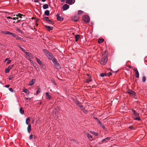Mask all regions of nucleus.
Returning <instances> with one entry per match:
<instances>
[{
	"mask_svg": "<svg viewBox=\"0 0 147 147\" xmlns=\"http://www.w3.org/2000/svg\"><path fill=\"white\" fill-rule=\"evenodd\" d=\"M44 20L46 21L47 22H51L52 24L54 22L53 21H51L49 19L48 17H46L44 18Z\"/></svg>",
	"mask_w": 147,
	"mask_h": 147,
	"instance_id": "14",
	"label": "nucleus"
},
{
	"mask_svg": "<svg viewBox=\"0 0 147 147\" xmlns=\"http://www.w3.org/2000/svg\"><path fill=\"white\" fill-rule=\"evenodd\" d=\"M15 38L17 40H20L21 39V38L20 37H19V36H16V37Z\"/></svg>",
	"mask_w": 147,
	"mask_h": 147,
	"instance_id": "45",
	"label": "nucleus"
},
{
	"mask_svg": "<svg viewBox=\"0 0 147 147\" xmlns=\"http://www.w3.org/2000/svg\"><path fill=\"white\" fill-rule=\"evenodd\" d=\"M11 62V60H8L7 62V64H9Z\"/></svg>",
	"mask_w": 147,
	"mask_h": 147,
	"instance_id": "51",
	"label": "nucleus"
},
{
	"mask_svg": "<svg viewBox=\"0 0 147 147\" xmlns=\"http://www.w3.org/2000/svg\"><path fill=\"white\" fill-rule=\"evenodd\" d=\"M23 92H25L27 95L29 94L30 93L28 90L27 89H23Z\"/></svg>",
	"mask_w": 147,
	"mask_h": 147,
	"instance_id": "19",
	"label": "nucleus"
},
{
	"mask_svg": "<svg viewBox=\"0 0 147 147\" xmlns=\"http://www.w3.org/2000/svg\"><path fill=\"white\" fill-rule=\"evenodd\" d=\"M28 60H29L30 61V63H31L33 64L34 65V64L33 63V61L32 60H31V59H29Z\"/></svg>",
	"mask_w": 147,
	"mask_h": 147,
	"instance_id": "49",
	"label": "nucleus"
},
{
	"mask_svg": "<svg viewBox=\"0 0 147 147\" xmlns=\"http://www.w3.org/2000/svg\"><path fill=\"white\" fill-rule=\"evenodd\" d=\"M16 16H19L20 18H22V16H24L22 14L20 13H18V14H17L16 15Z\"/></svg>",
	"mask_w": 147,
	"mask_h": 147,
	"instance_id": "26",
	"label": "nucleus"
},
{
	"mask_svg": "<svg viewBox=\"0 0 147 147\" xmlns=\"http://www.w3.org/2000/svg\"><path fill=\"white\" fill-rule=\"evenodd\" d=\"M13 65H11L9 66L8 67H7V68L9 70H10L11 68H12L13 67Z\"/></svg>",
	"mask_w": 147,
	"mask_h": 147,
	"instance_id": "34",
	"label": "nucleus"
},
{
	"mask_svg": "<svg viewBox=\"0 0 147 147\" xmlns=\"http://www.w3.org/2000/svg\"><path fill=\"white\" fill-rule=\"evenodd\" d=\"M9 85H6L4 86V87H5L7 88L9 87Z\"/></svg>",
	"mask_w": 147,
	"mask_h": 147,
	"instance_id": "55",
	"label": "nucleus"
},
{
	"mask_svg": "<svg viewBox=\"0 0 147 147\" xmlns=\"http://www.w3.org/2000/svg\"><path fill=\"white\" fill-rule=\"evenodd\" d=\"M142 81L144 82H146V78L145 76H143L142 78Z\"/></svg>",
	"mask_w": 147,
	"mask_h": 147,
	"instance_id": "36",
	"label": "nucleus"
},
{
	"mask_svg": "<svg viewBox=\"0 0 147 147\" xmlns=\"http://www.w3.org/2000/svg\"><path fill=\"white\" fill-rule=\"evenodd\" d=\"M101 127L105 129V125L103 124H102V125L100 126Z\"/></svg>",
	"mask_w": 147,
	"mask_h": 147,
	"instance_id": "50",
	"label": "nucleus"
},
{
	"mask_svg": "<svg viewBox=\"0 0 147 147\" xmlns=\"http://www.w3.org/2000/svg\"><path fill=\"white\" fill-rule=\"evenodd\" d=\"M76 105H78L80 107H81V106H82L81 104L78 101H76Z\"/></svg>",
	"mask_w": 147,
	"mask_h": 147,
	"instance_id": "25",
	"label": "nucleus"
},
{
	"mask_svg": "<svg viewBox=\"0 0 147 147\" xmlns=\"http://www.w3.org/2000/svg\"><path fill=\"white\" fill-rule=\"evenodd\" d=\"M7 18L8 19H13V20H16V19H18V18H16V17H15V18H11V17H7Z\"/></svg>",
	"mask_w": 147,
	"mask_h": 147,
	"instance_id": "30",
	"label": "nucleus"
},
{
	"mask_svg": "<svg viewBox=\"0 0 147 147\" xmlns=\"http://www.w3.org/2000/svg\"><path fill=\"white\" fill-rule=\"evenodd\" d=\"M9 59L8 58H7L5 60V62L6 61H7V60H8Z\"/></svg>",
	"mask_w": 147,
	"mask_h": 147,
	"instance_id": "60",
	"label": "nucleus"
},
{
	"mask_svg": "<svg viewBox=\"0 0 147 147\" xmlns=\"http://www.w3.org/2000/svg\"><path fill=\"white\" fill-rule=\"evenodd\" d=\"M111 138L110 137H107V138L104 139H103L102 141H101V142H108V141Z\"/></svg>",
	"mask_w": 147,
	"mask_h": 147,
	"instance_id": "9",
	"label": "nucleus"
},
{
	"mask_svg": "<svg viewBox=\"0 0 147 147\" xmlns=\"http://www.w3.org/2000/svg\"><path fill=\"white\" fill-rule=\"evenodd\" d=\"M20 113L22 114H23L24 113V111L21 108H20Z\"/></svg>",
	"mask_w": 147,
	"mask_h": 147,
	"instance_id": "33",
	"label": "nucleus"
},
{
	"mask_svg": "<svg viewBox=\"0 0 147 147\" xmlns=\"http://www.w3.org/2000/svg\"><path fill=\"white\" fill-rule=\"evenodd\" d=\"M1 32L3 34H6V31H2Z\"/></svg>",
	"mask_w": 147,
	"mask_h": 147,
	"instance_id": "53",
	"label": "nucleus"
},
{
	"mask_svg": "<svg viewBox=\"0 0 147 147\" xmlns=\"http://www.w3.org/2000/svg\"><path fill=\"white\" fill-rule=\"evenodd\" d=\"M25 53L26 55V58L27 59L29 60L33 58V56L30 53L26 52Z\"/></svg>",
	"mask_w": 147,
	"mask_h": 147,
	"instance_id": "4",
	"label": "nucleus"
},
{
	"mask_svg": "<svg viewBox=\"0 0 147 147\" xmlns=\"http://www.w3.org/2000/svg\"><path fill=\"white\" fill-rule=\"evenodd\" d=\"M98 122L99 124H100V123L101 122H100V120H99V121H98Z\"/></svg>",
	"mask_w": 147,
	"mask_h": 147,
	"instance_id": "62",
	"label": "nucleus"
},
{
	"mask_svg": "<svg viewBox=\"0 0 147 147\" xmlns=\"http://www.w3.org/2000/svg\"><path fill=\"white\" fill-rule=\"evenodd\" d=\"M57 19L58 21H62L63 20V18H61L59 14H57L56 15Z\"/></svg>",
	"mask_w": 147,
	"mask_h": 147,
	"instance_id": "15",
	"label": "nucleus"
},
{
	"mask_svg": "<svg viewBox=\"0 0 147 147\" xmlns=\"http://www.w3.org/2000/svg\"><path fill=\"white\" fill-rule=\"evenodd\" d=\"M88 138L90 140H92V136L88 133H86V134Z\"/></svg>",
	"mask_w": 147,
	"mask_h": 147,
	"instance_id": "12",
	"label": "nucleus"
},
{
	"mask_svg": "<svg viewBox=\"0 0 147 147\" xmlns=\"http://www.w3.org/2000/svg\"><path fill=\"white\" fill-rule=\"evenodd\" d=\"M74 0H67L66 3L68 4L71 5L74 3Z\"/></svg>",
	"mask_w": 147,
	"mask_h": 147,
	"instance_id": "7",
	"label": "nucleus"
},
{
	"mask_svg": "<svg viewBox=\"0 0 147 147\" xmlns=\"http://www.w3.org/2000/svg\"><path fill=\"white\" fill-rule=\"evenodd\" d=\"M129 128H130V129H133V127L132 126H131L129 127Z\"/></svg>",
	"mask_w": 147,
	"mask_h": 147,
	"instance_id": "58",
	"label": "nucleus"
},
{
	"mask_svg": "<svg viewBox=\"0 0 147 147\" xmlns=\"http://www.w3.org/2000/svg\"><path fill=\"white\" fill-rule=\"evenodd\" d=\"M40 88H38V90L36 91L37 94H38L39 93H40Z\"/></svg>",
	"mask_w": 147,
	"mask_h": 147,
	"instance_id": "39",
	"label": "nucleus"
},
{
	"mask_svg": "<svg viewBox=\"0 0 147 147\" xmlns=\"http://www.w3.org/2000/svg\"><path fill=\"white\" fill-rule=\"evenodd\" d=\"M46 98L47 99H48L49 100H51V95L49 94V92H47L46 94Z\"/></svg>",
	"mask_w": 147,
	"mask_h": 147,
	"instance_id": "11",
	"label": "nucleus"
},
{
	"mask_svg": "<svg viewBox=\"0 0 147 147\" xmlns=\"http://www.w3.org/2000/svg\"><path fill=\"white\" fill-rule=\"evenodd\" d=\"M26 99L27 100H31V98H26Z\"/></svg>",
	"mask_w": 147,
	"mask_h": 147,
	"instance_id": "56",
	"label": "nucleus"
},
{
	"mask_svg": "<svg viewBox=\"0 0 147 147\" xmlns=\"http://www.w3.org/2000/svg\"><path fill=\"white\" fill-rule=\"evenodd\" d=\"M46 0H42V2H45Z\"/></svg>",
	"mask_w": 147,
	"mask_h": 147,
	"instance_id": "63",
	"label": "nucleus"
},
{
	"mask_svg": "<svg viewBox=\"0 0 147 147\" xmlns=\"http://www.w3.org/2000/svg\"><path fill=\"white\" fill-rule=\"evenodd\" d=\"M82 18L83 21L86 23H88L90 21L89 17L87 15L84 16Z\"/></svg>",
	"mask_w": 147,
	"mask_h": 147,
	"instance_id": "5",
	"label": "nucleus"
},
{
	"mask_svg": "<svg viewBox=\"0 0 147 147\" xmlns=\"http://www.w3.org/2000/svg\"><path fill=\"white\" fill-rule=\"evenodd\" d=\"M73 20L74 21H77L78 20V18L77 17H74L73 18Z\"/></svg>",
	"mask_w": 147,
	"mask_h": 147,
	"instance_id": "31",
	"label": "nucleus"
},
{
	"mask_svg": "<svg viewBox=\"0 0 147 147\" xmlns=\"http://www.w3.org/2000/svg\"><path fill=\"white\" fill-rule=\"evenodd\" d=\"M99 124L100 125V126H101V125H102V123L101 122L100 123V124Z\"/></svg>",
	"mask_w": 147,
	"mask_h": 147,
	"instance_id": "61",
	"label": "nucleus"
},
{
	"mask_svg": "<svg viewBox=\"0 0 147 147\" xmlns=\"http://www.w3.org/2000/svg\"><path fill=\"white\" fill-rule=\"evenodd\" d=\"M36 59L38 62V63L39 64V65H41V63H42V62L37 57L36 58Z\"/></svg>",
	"mask_w": 147,
	"mask_h": 147,
	"instance_id": "20",
	"label": "nucleus"
},
{
	"mask_svg": "<svg viewBox=\"0 0 147 147\" xmlns=\"http://www.w3.org/2000/svg\"><path fill=\"white\" fill-rule=\"evenodd\" d=\"M94 118L97 122L99 121V120L97 118L94 117Z\"/></svg>",
	"mask_w": 147,
	"mask_h": 147,
	"instance_id": "52",
	"label": "nucleus"
},
{
	"mask_svg": "<svg viewBox=\"0 0 147 147\" xmlns=\"http://www.w3.org/2000/svg\"><path fill=\"white\" fill-rule=\"evenodd\" d=\"M13 77H10L9 79V80H11L13 79Z\"/></svg>",
	"mask_w": 147,
	"mask_h": 147,
	"instance_id": "57",
	"label": "nucleus"
},
{
	"mask_svg": "<svg viewBox=\"0 0 147 147\" xmlns=\"http://www.w3.org/2000/svg\"><path fill=\"white\" fill-rule=\"evenodd\" d=\"M69 7V6L67 4H65L62 7V9L63 11L67 9Z\"/></svg>",
	"mask_w": 147,
	"mask_h": 147,
	"instance_id": "6",
	"label": "nucleus"
},
{
	"mask_svg": "<svg viewBox=\"0 0 147 147\" xmlns=\"http://www.w3.org/2000/svg\"><path fill=\"white\" fill-rule=\"evenodd\" d=\"M134 119L135 120H137L138 121H140V117H138V118H135Z\"/></svg>",
	"mask_w": 147,
	"mask_h": 147,
	"instance_id": "44",
	"label": "nucleus"
},
{
	"mask_svg": "<svg viewBox=\"0 0 147 147\" xmlns=\"http://www.w3.org/2000/svg\"><path fill=\"white\" fill-rule=\"evenodd\" d=\"M9 70L7 68H6L5 71V73H7L9 72Z\"/></svg>",
	"mask_w": 147,
	"mask_h": 147,
	"instance_id": "40",
	"label": "nucleus"
},
{
	"mask_svg": "<svg viewBox=\"0 0 147 147\" xmlns=\"http://www.w3.org/2000/svg\"><path fill=\"white\" fill-rule=\"evenodd\" d=\"M18 47H19L22 50V51L24 52L25 53L26 52L25 51V49H24L22 48L20 45H18Z\"/></svg>",
	"mask_w": 147,
	"mask_h": 147,
	"instance_id": "29",
	"label": "nucleus"
},
{
	"mask_svg": "<svg viewBox=\"0 0 147 147\" xmlns=\"http://www.w3.org/2000/svg\"><path fill=\"white\" fill-rule=\"evenodd\" d=\"M133 70L135 71V74L136 78H138L139 76V74L138 69H136Z\"/></svg>",
	"mask_w": 147,
	"mask_h": 147,
	"instance_id": "8",
	"label": "nucleus"
},
{
	"mask_svg": "<svg viewBox=\"0 0 147 147\" xmlns=\"http://www.w3.org/2000/svg\"><path fill=\"white\" fill-rule=\"evenodd\" d=\"M16 30L18 31V32H20V29H18V28H17L16 29Z\"/></svg>",
	"mask_w": 147,
	"mask_h": 147,
	"instance_id": "59",
	"label": "nucleus"
},
{
	"mask_svg": "<svg viewBox=\"0 0 147 147\" xmlns=\"http://www.w3.org/2000/svg\"><path fill=\"white\" fill-rule=\"evenodd\" d=\"M44 14L45 15H46L47 16H49V11L48 10H46Z\"/></svg>",
	"mask_w": 147,
	"mask_h": 147,
	"instance_id": "21",
	"label": "nucleus"
},
{
	"mask_svg": "<svg viewBox=\"0 0 147 147\" xmlns=\"http://www.w3.org/2000/svg\"><path fill=\"white\" fill-rule=\"evenodd\" d=\"M104 40L103 38H100L98 40V42L99 43H100L103 42Z\"/></svg>",
	"mask_w": 147,
	"mask_h": 147,
	"instance_id": "28",
	"label": "nucleus"
},
{
	"mask_svg": "<svg viewBox=\"0 0 147 147\" xmlns=\"http://www.w3.org/2000/svg\"><path fill=\"white\" fill-rule=\"evenodd\" d=\"M90 132L91 134H94L95 136H97L98 135V134L97 133L93 131H91Z\"/></svg>",
	"mask_w": 147,
	"mask_h": 147,
	"instance_id": "27",
	"label": "nucleus"
},
{
	"mask_svg": "<svg viewBox=\"0 0 147 147\" xmlns=\"http://www.w3.org/2000/svg\"><path fill=\"white\" fill-rule=\"evenodd\" d=\"M9 90L11 92H13V90L12 88H9Z\"/></svg>",
	"mask_w": 147,
	"mask_h": 147,
	"instance_id": "48",
	"label": "nucleus"
},
{
	"mask_svg": "<svg viewBox=\"0 0 147 147\" xmlns=\"http://www.w3.org/2000/svg\"><path fill=\"white\" fill-rule=\"evenodd\" d=\"M107 55H105L103 57L100 61V63L101 64L103 65H105L107 61Z\"/></svg>",
	"mask_w": 147,
	"mask_h": 147,
	"instance_id": "2",
	"label": "nucleus"
},
{
	"mask_svg": "<svg viewBox=\"0 0 147 147\" xmlns=\"http://www.w3.org/2000/svg\"><path fill=\"white\" fill-rule=\"evenodd\" d=\"M83 11L82 10H80L78 12V15H80L83 13Z\"/></svg>",
	"mask_w": 147,
	"mask_h": 147,
	"instance_id": "35",
	"label": "nucleus"
},
{
	"mask_svg": "<svg viewBox=\"0 0 147 147\" xmlns=\"http://www.w3.org/2000/svg\"><path fill=\"white\" fill-rule=\"evenodd\" d=\"M80 107L82 111H83L84 109V108L82 107V106H81V107Z\"/></svg>",
	"mask_w": 147,
	"mask_h": 147,
	"instance_id": "54",
	"label": "nucleus"
},
{
	"mask_svg": "<svg viewBox=\"0 0 147 147\" xmlns=\"http://www.w3.org/2000/svg\"><path fill=\"white\" fill-rule=\"evenodd\" d=\"M11 34V32H10L9 31H6L5 34H7V35L9 34V35H10Z\"/></svg>",
	"mask_w": 147,
	"mask_h": 147,
	"instance_id": "43",
	"label": "nucleus"
},
{
	"mask_svg": "<svg viewBox=\"0 0 147 147\" xmlns=\"http://www.w3.org/2000/svg\"><path fill=\"white\" fill-rule=\"evenodd\" d=\"M65 0H61L62 2H63Z\"/></svg>",
	"mask_w": 147,
	"mask_h": 147,
	"instance_id": "64",
	"label": "nucleus"
},
{
	"mask_svg": "<svg viewBox=\"0 0 147 147\" xmlns=\"http://www.w3.org/2000/svg\"><path fill=\"white\" fill-rule=\"evenodd\" d=\"M33 135L32 134H31L30 136L29 139L30 140H32L33 139Z\"/></svg>",
	"mask_w": 147,
	"mask_h": 147,
	"instance_id": "42",
	"label": "nucleus"
},
{
	"mask_svg": "<svg viewBox=\"0 0 147 147\" xmlns=\"http://www.w3.org/2000/svg\"><path fill=\"white\" fill-rule=\"evenodd\" d=\"M27 130L29 133H30L31 131V126L30 124L28 125V126L27 128Z\"/></svg>",
	"mask_w": 147,
	"mask_h": 147,
	"instance_id": "10",
	"label": "nucleus"
},
{
	"mask_svg": "<svg viewBox=\"0 0 147 147\" xmlns=\"http://www.w3.org/2000/svg\"><path fill=\"white\" fill-rule=\"evenodd\" d=\"M30 121V119L29 117L27 118L26 120V124L27 125H29V123Z\"/></svg>",
	"mask_w": 147,
	"mask_h": 147,
	"instance_id": "23",
	"label": "nucleus"
},
{
	"mask_svg": "<svg viewBox=\"0 0 147 147\" xmlns=\"http://www.w3.org/2000/svg\"><path fill=\"white\" fill-rule=\"evenodd\" d=\"M53 62L54 63L55 67L57 69H59L60 68L59 64L57 63V61L55 59H54L53 61Z\"/></svg>",
	"mask_w": 147,
	"mask_h": 147,
	"instance_id": "3",
	"label": "nucleus"
},
{
	"mask_svg": "<svg viewBox=\"0 0 147 147\" xmlns=\"http://www.w3.org/2000/svg\"><path fill=\"white\" fill-rule=\"evenodd\" d=\"M45 26L47 30L49 31L52 30L53 29V27H51L47 26Z\"/></svg>",
	"mask_w": 147,
	"mask_h": 147,
	"instance_id": "17",
	"label": "nucleus"
},
{
	"mask_svg": "<svg viewBox=\"0 0 147 147\" xmlns=\"http://www.w3.org/2000/svg\"><path fill=\"white\" fill-rule=\"evenodd\" d=\"M128 92L130 94L133 95L135 94V93L133 91L131 90H129L128 91Z\"/></svg>",
	"mask_w": 147,
	"mask_h": 147,
	"instance_id": "16",
	"label": "nucleus"
},
{
	"mask_svg": "<svg viewBox=\"0 0 147 147\" xmlns=\"http://www.w3.org/2000/svg\"><path fill=\"white\" fill-rule=\"evenodd\" d=\"M36 70L37 71H40V69L39 67H36Z\"/></svg>",
	"mask_w": 147,
	"mask_h": 147,
	"instance_id": "46",
	"label": "nucleus"
},
{
	"mask_svg": "<svg viewBox=\"0 0 147 147\" xmlns=\"http://www.w3.org/2000/svg\"><path fill=\"white\" fill-rule=\"evenodd\" d=\"M40 66L41 67H42L44 68V69H45V65L44 64H42V63H41V65H40Z\"/></svg>",
	"mask_w": 147,
	"mask_h": 147,
	"instance_id": "38",
	"label": "nucleus"
},
{
	"mask_svg": "<svg viewBox=\"0 0 147 147\" xmlns=\"http://www.w3.org/2000/svg\"><path fill=\"white\" fill-rule=\"evenodd\" d=\"M82 111L83 112L85 113H87V111L85 109H84Z\"/></svg>",
	"mask_w": 147,
	"mask_h": 147,
	"instance_id": "47",
	"label": "nucleus"
},
{
	"mask_svg": "<svg viewBox=\"0 0 147 147\" xmlns=\"http://www.w3.org/2000/svg\"><path fill=\"white\" fill-rule=\"evenodd\" d=\"M35 81V79H34L32 80L30 82L29 84V85L30 86L33 85L34 84Z\"/></svg>",
	"mask_w": 147,
	"mask_h": 147,
	"instance_id": "13",
	"label": "nucleus"
},
{
	"mask_svg": "<svg viewBox=\"0 0 147 147\" xmlns=\"http://www.w3.org/2000/svg\"><path fill=\"white\" fill-rule=\"evenodd\" d=\"M80 36L79 35H77L75 36L76 41L77 42L80 38Z\"/></svg>",
	"mask_w": 147,
	"mask_h": 147,
	"instance_id": "24",
	"label": "nucleus"
},
{
	"mask_svg": "<svg viewBox=\"0 0 147 147\" xmlns=\"http://www.w3.org/2000/svg\"><path fill=\"white\" fill-rule=\"evenodd\" d=\"M132 111L133 113V115L135 116H139V114L137 113V112H136L135 110H133Z\"/></svg>",
	"mask_w": 147,
	"mask_h": 147,
	"instance_id": "18",
	"label": "nucleus"
},
{
	"mask_svg": "<svg viewBox=\"0 0 147 147\" xmlns=\"http://www.w3.org/2000/svg\"><path fill=\"white\" fill-rule=\"evenodd\" d=\"M91 81V79L90 78H89L87 80L86 82L88 83H89Z\"/></svg>",
	"mask_w": 147,
	"mask_h": 147,
	"instance_id": "41",
	"label": "nucleus"
},
{
	"mask_svg": "<svg viewBox=\"0 0 147 147\" xmlns=\"http://www.w3.org/2000/svg\"><path fill=\"white\" fill-rule=\"evenodd\" d=\"M44 52L45 55L49 59L53 61L54 59H55L53 55L52 54L49 53L48 51L46 50H44Z\"/></svg>",
	"mask_w": 147,
	"mask_h": 147,
	"instance_id": "1",
	"label": "nucleus"
},
{
	"mask_svg": "<svg viewBox=\"0 0 147 147\" xmlns=\"http://www.w3.org/2000/svg\"><path fill=\"white\" fill-rule=\"evenodd\" d=\"M10 35H11L12 36L15 38L16 37V34L12 32H11Z\"/></svg>",
	"mask_w": 147,
	"mask_h": 147,
	"instance_id": "32",
	"label": "nucleus"
},
{
	"mask_svg": "<svg viewBox=\"0 0 147 147\" xmlns=\"http://www.w3.org/2000/svg\"><path fill=\"white\" fill-rule=\"evenodd\" d=\"M100 76L102 77H104L105 76H106V75L105 73H101L100 74Z\"/></svg>",
	"mask_w": 147,
	"mask_h": 147,
	"instance_id": "37",
	"label": "nucleus"
},
{
	"mask_svg": "<svg viewBox=\"0 0 147 147\" xmlns=\"http://www.w3.org/2000/svg\"><path fill=\"white\" fill-rule=\"evenodd\" d=\"M49 5L47 4H45L43 5V8L44 9H47L48 8Z\"/></svg>",
	"mask_w": 147,
	"mask_h": 147,
	"instance_id": "22",
	"label": "nucleus"
}]
</instances>
